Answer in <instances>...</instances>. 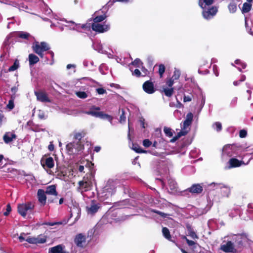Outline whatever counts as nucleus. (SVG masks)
Returning <instances> with one entry per match:
<instances>
[{"mask_svg": "<svg viewBox=\"0 0 253 253\" xmlns=\"http://www.w3.org/2000/svg\"><path fill=\"white\" fill-rule=\"evenodd\" d=\"M94 181V175L91 173H87L83 177V180L79 182L78 191L83 193L90 190L91 189Z\"/></svg>", "mask_w": 253, "mask_h": 253, "instance_id": "nucleus-2", "label": "nucleus"}, {"mask_svg": "<svg viewBox=\"0 0 253 253\" xmlns=\"http://www.w3.org/2000/svg\"><path fill=\"white\" fill-rule=\"evenodd\" d=\"M132 75L136 77H139L141 76V72L140 71L137 69H136L134 70V71H131Z\"/></svg>", "mask_w": 253, "mask_h": 253, "instance_id": "nucleus-46", "label": "nucleus"}, {"mask_svg": "<svg viewBox=\"0 0 253 253\" xmlns=\"http://www.w3.org/2000/svg\"><path fill=\"white\" fill-rule=\"evenodd\" d=\"M100 208V204L92 201L91 203L86 207V210L88 214H93L96 213Z\"/></svg>", "mask_w": 253, "mask_h": 253, "instance_id": "nucleus-10", "label": "nucleus"}, {"mask_svg": "<svg viewBox=\"0 0 253 253\" xmlns=\"http://www.w3.org/2000/svg\"><path fill=\"white\" fill-rule=\"evenodd\" d=\"M188 235L193 239H198V237L190 226H187Z\"/></svg>", "mask_w": 253, "mask_h": 253, "instance_id": "nucleus-30", "label": "nucleus"}, {"mask_svg": "<svg viewBox=\"0 0 253 253\" xmlns=\"http://www.w3.org/2000/svg\"><path fill=\"white\" fill-rule=\"evenodd\" d=\"M235 63H236V64H237V65H239V64H240V65H241V67H242V69H244V68H246V64H245V63H242V62H241V61H240V60H239V59H237V60H236L235 61Z\"/></svg>", "mask_w": 253, "mask_h": 253, "instance_id": "nucleus-56", "label": "nucleus"}, {"mask_svg": "<svg viewBox=\"0 0 253 253\" xmlns=\"http://www.w3.org/2000/svg\"><path fill=\"white\" fill-rule=\"evenodd\" d=\"M164 92L165 94L168 97H170L172 96L173 93V88L171 87L170 88H164Z\"/></svg>", "mask_w": 253, "mask_h": 253, "instance_id": "nucleus-37", "label": "nucleus"}, {"mask_svg": "<svg viewBox=\"0 0 253 253\" xmlns=\"http://www.w3.org/2000/svg\"><path fill=\"white\" fill-rule=\"evenodd\" d=\"M77 96L82 99L86 98L87 97V94L84 91H78L76 92Z\"/></svg>", "mask_w": 253, "mask_h": 253, "instance_id": "nucleus-40", "label": "nucleus"}, {"mask_svg": "<svg viewBox=\"0 0 253 253\" xmlns=\"http://www.w3.org/2000/svg\"><path fill=\"white\" fill-rule=\"evenodd\" d=\"M99 118L107 120L108 122L110 123L111 125H112V120L113 119V118L111 116L107 114H105L103 113V112H101Z\"/></svg>", "mask_w": 253, "mask_h": 253, "instance_id": "nucleus-29", "label": "nucleus"}, {"mask_svg": "<svg viewBox=\"0 0 253 253\" xmlns=\"http://www.w3.org/2000/svg\"><path fill=\"white\" fill-rule=\"evenodd\" d=\"M86 237L85 236L82 234H79L75 238V243L77 246L83 247L85 242Z\"/></svg>", "mask_w": 253, "mask_h": 253, "instance_id": "nucleus-16", "label": "nucleus"}, {"mask_svg": "<svg viewBox=\"0 0 253 253\" xmlns=\"http://www.w3.org/2000/svg\"><path fill=\"white\" fill-rule=\"evenodd\" d=\"M213 3V0H199V4L203 9L211 6Z\"/></svg>", "mask_w": 253, "mask_h": 253, "instance_id": "nucleus-25", "label": "nucleus"}, {"mask_svg": "<svg viewBox=\"0 0 253 253\" xmlns=\"http://www.w3.org/2000/svg\"><path fill=\"white\" fill-rule=\"evenodd\" d=\"M152 144V142L149 139H145L143 141V145L145 147H149Z\"/></svg>", "mask_w": 253, "mask_h": 253, "instance_id": "nucleus-47", "label": "nucleus"}, {"mask_svg": "<svg viewBox=\"0 0 253 253\" xmlns=\"http://www.w3.org/2000/svg\"><path fill=\"white\" fill-rule=\"evenodd\" d=\"M153 212H155V213H158V214L160 215L161 216H163V217H166L168 214H166V213H165L164 212H162L161 211H157V210H153L152 211Z\"/></svg>", "mask_w": 253, "mask_h": 253, "instance_id": "nucleus-57", "label": "nucleus"}, {"mask_svg": "<svg viewBox=\"0 0 253 253\" xmlns=\"http://www.w3.org/2000/svg\"><path fill=\"white\" fill-rule=\"evenodd\" d=\"M165 71V67L163 64H161L159 67V73L161 78L163 77V74Z\"/></svg>", "mask_w": 253, "mask_h": 253, "instance_id": "nucleus-43", "label": "nucleus"}, {"mask_svg": "<svg viewBox=\"0 0 253 253\" xmlns=\"http://www.w3.org/2000/svg\"><path fill=\"white\" fill-rule=\"evenodd\" d=\"M212 126L217 131H220L222 129L221 124L219 122L215 123L213 124Z\"/></svg>", "mask_w": 253, "mask_h": 253, "instance_id": "nucleus-42", "label": "nucleus"}, {"mask_svg": "<svg viewBox=\"0 0 253 253\" xmlns=\"http://www.w3.org/2000/svg\"><path fill=\"white\" fill-rule=\"evenodd\" d=\"M168 185L169 188V192L174 193L177 191V184L176 182L172 179L168 180Z\"/></svg>", "mask_w": 253, "mask_h": 253, "instance_id": "nucleus-23", "label": "nucleus"}, {"mask_svg": "<svg viewBox=\"0 0 253 253\" xmlns=\"http://www.w3.org/2000/svg\"><path fill=\"white\" fill-rule=\"evenodd\" d=\"M96 46H98V48H95V49L96 50H97L98 51V52H101L102 53H105V51L103 50L102 45L98 44L96 45Z\"/></svg>", "mask_w": 253, "mask_h": 253, "instance_id": "nucleus-60", "label": "nucleus"}, {"mask_svg": "<svg viewBox=\"0 0 253 253\" xmlns=\"http://www.w3.org/2000/svg\"><path fill=\"white\" fill-rule=\"evenodd\" d=\"M36 238L33 237V238H28L26 241H27L28 243L31 244H37L36 243Z\"/></svg>", "mask_w": 253, "mask_h": 253, "instance_id": "nucleus-53", "label": "nucleus"}, {"mask_svg": "<svg viewBox=\"0 0 253 253\" xmlns=\"http://www.w3.org/2000/svg\"><path fill=\"white\" fill-rule=\"evenodd\" d=\"M183 100L184 102H189L191 100V97L190 96H184Z\"/></svg>", "mask_w": 253, "mask_h": 253, "instance_id": "nucleus-63", "label": "nucleus"}, {"mask_svg": "<svg viewBox=\"0 0 253 253\" xmlns=\"http://www.w3.org/2000/svg\"><path fill=\"white\" fill-rule=\"evenodd\" d=\"M39 45L41 50L45 51L49 49V47L48 44L45 42H39Z\"/></svg>", "mask_w": 253, "mask_h": 253, "instance_id": "nucleus-33", "label": "nucleus"}, {"mask_svg": "<svg viewBox=\"0 0 253 253\" xmlns=\"http://www.w3.org/2000/svg\"><path fill=\"white\" fill-rule=\"evenodd\" d=\"M15 35L16 37L23 39H28L30 37H31L29 33L22 31L15 32Z\"/></svg>", "mask_w": 253, "mask_h": 253, "instance_id": "nucleus-28", "label": "nucleus"}, {"mask_svg": "<svg viewBox=\"0 0 253 253\" xmlns=\"http://www.w3.org/2000/svg\"><path fill=\"white\" fill-rule=\"evenodd\" d=\"M16 138V135L12 132H7L3 136V139L5 143H9Z\"/></svg>", "mask_w": 253, "mask_h": 253, "instance_id": "nucleus-19", "label": "nucleus"}, {"mask_svg": "<svg viewBox=\"0 0 253 253\" xmlns=\"http://www.w3.org/2000/svg\"><path fill=\"white\" fill-rule=\"evenodd\" d=\"M193 117V116L191 113H189L187 114L186 119L183 122L182 130L177 133L176 139L179 138L181 136H184L187 133L188 130L187 128L191 124Z\"/></svg>", "mask_w": 253, "mask_h": 253, "instance_id": "nucleus-5", "label": "nucleus"}, {"mask_svg": "<svg viewBox=\"0 0 253 253\" xmlns=\"http://www.w3.org/2000/svg\"><path fill=\"white\" fill-rule=\"evenodd\" d=\"M96 91L99 94H103L106 93V90L103 88H96Z\"/></svg>", "mask_w": 253, "mask_h": 253, "instance_id": "nucleus-55", "label": "nucleus"}, {"mask_svg": "<svg viewBox=\"0 0 253 253\" xmlns=\"http://www.w3.org/2000/svg\"><path fill=\"white\" fill-rule=\"evenodd\" d=\"M33 49L34 51L38 54L41 57H43V51L41 50L39 45V42H35L32 46Z\"/></svg>", "mask_w": 253, "mask_h": 253, "instance_id": "nucleus-26", "label": "nucleus"}, {"mask_svg": "<svg viewBox=\"0 0 253 253\" xmlns=\"http://www.w3.org/2000/svg\"><path fill=\"white\" fill-rule=\"evenodd\" d=\"M174 81V80H173L172 78H170L167 81V84L169 87H171L172 86V85L173 84Z\"/></svg>", "mask_w": 253, "mask_h": 253, "instance_id": "nucleus-58", "label": "nucleus"}, {"mask_svg": "<svg viewBox=\"0 0 253 253\" xmlns=\"http://www.w3.org/2000/svg\"><path fill=\"white\" fill-rule=\"evenodd\" d=\"M100 108L95 106H92L89 111H85V114L91 115L96 118H99L102 111H99Z\"/></svg>", "mask_w": 253, "mask_h": 253, "instance_id": "nucleus-12", "label": "nucleus"}, {"mask_svg": "<svg viewBox=\"0 0 253 253\" xmlns=\"http://www.w3.org/2000/svg\"><path fill=\"white\" fill-rule=\"evenodd\" d=\"M35 94L37 96V99L41 102H50L47 95L42 92L35 91Z\"/></svg>", "mask_w": 253, "mask_h": 253, "instance_id": "nucleus-21", "label": "nucleus"}, {"mask_svg": "<svg viewBox=\"0 0 253 253\" xmlns=\"http://www.w3.org/2000/svg\"><path fill=\"white\" fill-rule=\"evenodd\" d=\"M180 75H181L180 71L177 69L175 68L174 72H173V75H172V76L171 78H172L174 81L177 80L179 78Z\"/></svg>", "mask_w": 253, "mask_h": 253, "instance_id": "nucleus-36", "label": "nucleus"}, {"mask_svg": "<svg viewBox=\"0 0 253 253\" xmlns=\"http://www.w3.org/2000/svg\"><path fill=\"white\" fill-rule=\"evenodd\" d=\"M41 164L44 169H45V167L51 169L54 166L53 159L51 157L42 159L41 160Z\"/></svg>", "mask_w": 253, "mask_h": 253, "instance_id": "nucleus-11", "label": "nucleus"}, {"mask_svg": "<svg viewBox=\"0 0 253 253\" xmlns=\"http://www.w3.org/2000/svg\"><path fill=\"white\" fill-rule=\"evenodd\" d=\"M250 2H245L243 4L242 11L243 13H247L249 12L251 9L252 5Z\"/></svg>", "mask_w": 253, "mask_h": 253, "instance_id": "nucleus-31", "label": "nucleus"}, {"mask_svg": "<svg viewBox=\"0 0 253 253\" xmlns=\"http://www.w3.org/2000/svg\"><path fill=\"white\" fill-rule=\"evenodd\" d=\"M228 8L230 13H234L237 10V4L234 2H231L229 4Z\"/></svg>", "mask_w": 253, "mask_h": 253, "instance_id": "nucleus-34", "label": "nucleus"}, {"mask_svg": "<svg viewBox=\"0 0 253 253\" xmlns=\"http://www.w3.org/2000/svg\"><path fill=\"white\" fill-rule=\"evenodd\" d=\"M247 132L245 129H242L239 132V136L241 138H244L247 136Z\"/></svg>", "mask_w": 253, "mask_h": 253, "instance_id": "nucleus-48", "label": "nucleus"}, {"mask_svg": "<svg viewBox=\"0 0 253 253\" xmlns=\"http://www.w3.org/2000/svg\"><path fill=\"white\" fill-rule=\"evenodd\" d=\"M62 224V223L61 222H46V223H44V224L49 225V226H54L55 225Z\"/></svg>", "mask_w": 253, "mask_h": 253, "instance_id": "nucleus-61", "label": "nucleus"}, {"mask_svg": "<svg viewBox=\"0 0 253 253\" xmlns=\"http://www.w3.org/2000/svg\"><path fill=\"white\" fill-rule=\"evenodd\" d=\"M186 242L189 246H192L195 244V242L193 241L186 239Z\"/></svg>", "mask_w": 253, "mask_h": 253, "instance_id": "nucleus-62", "label": "nucleus"}, {"mask_svg": "<svg viewBox=\"0 0 253 253\" xmlns=\"http://www.w3.org/2000/svg\"><path fill=\"white\" fill-rule=\"evenodd\" d=\"M106 18V16L105 14L97 16L93 18V23H100L103 21Z\"/></svg>", "mask_w": 253, "mask_h": 253, "instance_id": "nucleus-38", "label": "nucleus"}, {"mask_svg": "<svg viewBox=\"0 0 253 253\" xmlns=\"http://www.w3.org/2000/svg\"><path fill=\"white\" fill-rule=\"evenodd\" d=\"M6 121V118L4 117L3 114L0 112V126L2 125L3 122Z\"/></svg>", "mask_w": 253, "mask_h": 253, "instance_id": "nucleus-52", "label": "nucleus"}, {"mask_svg": "<svg viewBox=\"0 0 253 253\" xmlns=\"http://www.w3.org/2000/svg\"><path fill=\"white\" fill-rule=\"evenodd\" d=\"M132 149L137 153H144L145 151H143L138 145L133 144Z\"/></svg>", "mask_w": 253, "mask_h": 253, "instance_id": "nucleus-45", "label": "nucleus"}, {"mask_svg": "<svg viewBox=\"0 0 253 253\" xmlns=\"http://www.w3.org/2000/svg\"><path fill=\"white\" fill-rule=\"evenodd\" d=\"M237 147L235 145H225L223 148V159H226L227 158L231 157L237 154Z\"/></svg>", "mask_w": 253, "mask_h": 253, "instance_id": "nucleus-6", "label": "nucleus"}, {"mask_svg": "<svg viewBox=\"0 0 253 253\" xmlns=\"http://www.w3.org/2000/svg\"><path fill=\"white\" fill-rule=\"evenodd\" d=\"M54 145L52 144V143H50L49 145H48V149L49 151H52L54 150Z\"/></svg>", "mask_w": 253, "mask_h": 253, "instance_id": "nucleus-64", "label": "nucleus"}, {"mask_svg": "<svg viewBox=\"0 0 253 253\" xmlns=\"http://www.w3.org/2000/svg\"><path fill=\"white\" fill-rule=\"evenodd\" d=\"M164 131L167 136L169 137H171L172 136V132L171 129L169 127H164Z\"/></svg>", "mask_w": 253, "mask_h": 253, "instance_id": "nucleus-44", "label": "nucleus"}, {"mask_svg": "<svg viewBox=\"0 0 253 253\" xmlns=\"http://www.w3.org/2000/svg\"><path fill=\"white\" fill-rule=\"evenodd\" d=\"M220 250L225 253H232L234 250V246L231 241H228L226 244L220 246Z\"/></svg>", "mask_w": 253, "mask_h": 253, "instance_id": "nucleus-14", "label": "nucleus"}, {"mask_svg": "<svg viewBox=\"0 0 253 253\" xmlns=\"http://www.w3.org/2000/svg\"><path fill=\"white\" fill-rule=\"evenodd\" d=\"M37 244H42L46 242V238L44 236H40L36 238Z\"/></svg>", "mask_w": 253, "mask_h": 253, "instance_id": "nucleus-41", "label": "nucleus"}, {"mask_svg": "<svg viewBox=\"0 0 253 253\" xmlns=\"http://www.w3.org/2000/svg\"><path fill=\"white\" fill-rule=\"evenodd\" d=\"M45 191L42 189H39L37 193V196L39 202L42 206H44L46 204V197Z\"/></svg>", "mask_w": 253, "mask_h": 253, "instance_id": "nucleus-15", "label": "nucleus"}, {"mask_svg": "<svg viewBox=\"0 0 253 253\" xmlns=\"http://www.w3.org/2000/svg\"><path fill=\"white\" fill-rule=\"evenodd\" d=\"M242 162L236 158H231L229 160L228 165L226 166V169H230L232 168L240 167L241 165Z\"/></svg>", "mask_w": 253, "mask_h": 253, "instance_id": "nucleus-18", "label": "nucleus"}, {"mask_svg": "<svg viewBox=\"0 0 253 253\" xmlns=\"http://www.w3.org/2000/svg\"><path fill=\"white\" fill-rule=\"evenodd\" d=\"M122 113L121 115L120 116V122L121 123H123L125 122L126 121V117L125 116V112L123 110H122Z\"/></svg>", "mask_w": 253, "mask_h": 253, "instance_id": "nucleus-49", "label": "nucleus"}, {"mask_svg": "<svg viewBox=\"0 0 253 253\" xmlns=\"http://www.w3.org/2000/svg\"><path fill=\"white\" fill-rule=\"evenodd\" d=\"M141 61L139 59L136 58L134 60L133 62H132V65H135V66H139L140 64H141Z\"/></svg>", "mask_w": 253, "mask_h": 253, "instance_id": "nucleus-59", "label": "nucleus"}, {"mask_svg": "<svg viewBox=\"0 0 253 253\" xmlns=\"http://www.w3.org/2000/svg\"><path fill=\"white\" fill-rule=\"evenodd\" d=\"M14 97L11 96L10 99L8 101V104H7V108L9 110H12L14 107Z\"/></svg>", "mask_w": 253, "mask_h": 253, "instance_id": "nucleus-39", "label": "nucleus"}, {"mask_svg": "<svg viewBox=\"0 0 253 253\" xmlns=\"http://www.w3.org/2000/svg\"><path fill=\"white\" fill-rule=\"evenodd\" d=\"M29 61L30 65H33L39 61V58L34 54H30L29 55Z\"/></svg>", "mask_w": 253, "mask_h": 253, "instance_id": "nucleus-27", "label": "nucleus"}, {"mask_svg": "<svg viewBox=\"0 0 253 253\" xmlns=\"http://www.w3.org/2000/svg\"><path fill=\"white\" fill-rule=\"evenodd\" d=\"M34 205L31 202L25 204H19L18 205V211L19 213L23 217H25L27 212L34 209Z\"/></svg>", "mask_w": 253, "mask_h": 253, "instance_id": "nucleus-8", "label": "nucleus"}, {"mask_svg": "<svg viewBox=\"0 0 253 253\" xmlns=\"http://www.w3.org/2000/svg\"><path fill=\"white\" fill-rule=\"evenodd\" d=\"M208 187L210 190H219L223 197H228L230 194V188L221 183L213 182L210 184Z\"/></svg>", "mask_w": 253, "mask_h": 253, "instance_id": "nucleus-3", "label": "nucleus"}, {"mask_svg": "<svg viewBox=\"0 0 253 253\" xmlns=\"http://www.w3.org/2000/svg\"><path fill=\"white\" fill-rule=\"evenodd\" d=\"M203 16L205 19H210L216 15L218 9L216 6H211L203 8Z\"/></svg>", "mask_w": 253, "mask_h": 253, "instance_id": "nucleus-7", "label": "nucleus"}, {"mask_svg": "<svg viewBox=\"0 0 253 253\" xmlns=\"http://www.w3.org/2000/svg\"><path fill=\"white\" fill-rule=\"evenodd\" d=\"M92 29L98 33H104L110 29V25L100 23H93L91 25Z\"/></svg>", "mask_w": 253, "mask_h": 253, "instance_id": "nucleus-9", "label": "nucleus"}, {"mask_svg": "<svg viewBox=\"0 0 253 253\" xmlns=\"http://www.w3.org/2000/svg\"><path fill=\"white\" fill-rule=\"evenodd\" d=\"M19 61L17 59H16L15 60L13 65L9 68L8 71L9 72L14 71L15 70L19 68Z\"/></svg>", "mask_w": 253, "mask_h": 253, "instance_id": "nucleus-35", "label": "nucleus"}, {"mask_svg": "<svg viewBox=\"0 0 253 253\" xmlns=\"http://www.w3.org/2000/svg\"><path fill=\"white\" fill-rule=\"evenodd\" d=\"M188 191L192 193L199 194L202 192L203 187L200 184H195L188 188Z\"/></svg>", "mask_w": 253, "mask_h": 253, "instance_id": "nucleus-20", "label": "nucleus"}, {"mask_svg": "<svg viewBox=\"0 0 253 253\" xmlns=\"http://www.w3.org/2000/svg\"><path fill=\"white\" fill-rule=\"evenodd\" d=\"M163 236L168 240L170 241L171 236L169 230L167 227H163L162 229Z\"/></svg>", "mask_w": 253, "mask_h": 253, "instance_id": "nucleus-32", "label": "nucleus"}, {"mask_svg": "<svg viewBox=\"0 0 253 253\" xmlns=\"http://www.w3.org/2000/svg\"><path fill=\"white\" fill-rule=\"evenodd\" d=\"M68 23H69L68 26L70 27L71 30H73L80 31L81 29L89 28V26H88L86 24H83L81 25L80 24H76L72 21L68 22Z\"/></svg>", "mask_w": 253, "mask_h": 253, "instance_id": "nucleus-13", "label": "nucleus"}, {"mask_svg": "<svg viewBox=\"0 0 253 253\" xmlns=\"http://www.w3.org/2000/svg\"><path fill=\"white\" fill-rule=\"evenodd\" d=\"M48 253H68L63 250L61 245H58L49 249Z\"/></svg>", "mask_w": 253, "mask_h": 253, "instance_id": "nucleus-24", "label": "nucleus"}, {"mask_svg": "<svg viewBox=\"0 0 253 253\" xmlns=\"http://www.w3.org/2000/svg\"><path fill=\"white\" fill-rule=\"evenodd\" d=\"M11 211V207H10V205L9 204L7 205L6 211H5L3 213L4 215H5V216L8 215L9 214V212Z\"/></svg>", "mask_w": 253, "mask_h": 253, "instance_id": "nucleus-51", "label": "nucleus"}, {"mask_svg": "<svg viewBox=\"0 0 253 253\" xmlns=\"http://www.w3.org/2000/svg\"><path fill=\"white\" fill-rule=\"evenodd\" d=\"M83 135L81 133H77L74 135V138L77 141H80Z\"/></svg>", "mask_w": 253, "mask_h": 253, "instance_id": "nucleus-54", "label": "nucleus"}, {"mask_svg": "<svg viewBox=\"0 0 253 253\" xmlns=\"http://www.w3.org/2000/svg\"><path fill=\"white\" fill-rule=\"evenodd\" d=\"M120 184L119 180L110 179L105 185L98 192V196L101 200H105L111 197L116 192V189L118 185Z\"/></svg>", "mask_w": 253, "mask_h": 253, "instance_id": "nucleus-1", "label": "nucleus"}, {"mask_svg": "<svg viewBox=\"0 0 253 253\" xmlns=\"http://www.w3.org/2000/svg\"><path fill=\"white\" fill-rule=\"evenodd\" d=\"M238 101V98L237 97H233L230 102V105L232 106H234L237 104Z\"/></svg>", "mask_w": 253, "mask_h": 253, "instance_id": "nucleus-50", "label": "nucleus"}, {"mask_svg": "<svg viewBox=\"0 0 253 253\" xmlns=\"http://www.w3.org/2000/svg\"><path fill=\"white\" fill-rule=\"evenodd\" d=\"M83 149L84 146L79 141H75L68 143L66 145V150L69 154L77 153Z\"/></svg>", "mask_w": 253, "mask_h": 253, "instance_id": "nucleus-4", "label": "nucleus"}, {"mask_svg": "<svg viewBox=\"0 0 253 253\" xmlns=\"http://www.w3.org/2000/svg\"><path fill=\"white\" fill-rule=\"evenodd\" d=\"M45 193L47 195L57 196L58 194L56 191V187L55 185H51L46 187Z\"/></svg>", "mask_w": 253, "mask_h": 253, "instance_id": "nucleus-22", "label": "nucleus"}, {"mask_svg": "<svg viewBox=\"0 0 253 253\" xmlns=\"http://www.w3.org/2000/svg\"><path fill=\"white\" fill-rule=\"evenodd\" d=\"M143 88L146 92L149 94H152L155 92L153 84L149 81L144 83Z\"/></svg>", "mask_w": 253, "mask_h": 253, "instance_id": "nucleus-17", "label": "nucleus"}]
</instances>
